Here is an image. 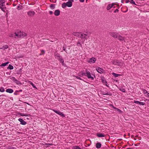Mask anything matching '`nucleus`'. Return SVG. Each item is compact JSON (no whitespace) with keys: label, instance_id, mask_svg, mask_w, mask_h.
Here are the masks:
<instances>
[{"label":"nucleus","instance_id":"1","mask_svg":"<svg viewBox=\"0 0 149 149\" xmlns=\"http://www.w3.org/2000/svg\"><path fill=\"white\" fill-rule=\"evenodd\" d=\"M5 3V1L4 0H0V8L3 11H4L3 8H4V6Z\"/></svg>","mask_w":149,"mask_h":149},{"label":"nucleus","instance_id":"2","mask_svg":"<svg viewBox=\"0 0 149 149\" xmlns=\"http://www.w3.org/2000/svg\"><path fill=\"white\" fill-rule=\"evenodd\" d=\"M85 75L86 76L88 79H90L92 80L94 79L93 77L91 76L90 72L89 71H86Z\"/></svg>","mask_w":149,"mask_h":149},{"label":"nucleus","instance_id":"3","mask_svg":"<svg viewBox=\"0 0 149 149\" xmlns=\"http://www.w3.org/2000/svg\"><path fill=\"white\" fill-rule=\"evenodd\" d=\"M74 1L72 0H68V1L66 3V6H68L69 7H71L72 6V2Z\"/></svg>","mask_w":149,"mask_h":149},{"label":"nucleus","instance_id":"4","mask_svg":"<svg viewBox=\"0 0 149 149\" xmlns=\"http://www.w3.org/2000/svg\"><path fill=\"white\" fill-rule=\"evenodd\" d=\"M96 61V59L94 57H92L91 58H90L88 61L87 62L91 63H94Z\"/></svg>","mask_w":149,"mask_h":149},{"label":"nucleus","instance_id":"5","mask_svg":"<svg viewBox=\"0 0 149 149\" xmlns=\"http://www.w3.org/2000/svg\"><path fill=\"white\" fill-rule=\"evenodd\" d=\"M18 33L19 35V37H24L26 36L27 35L26 33H25L19 31H18Z\"/></svg>","mask_w":149,"mask_h":149},{"label":"nucleus","instance_id":"6","mask_svg":"<svg viewBox=\"0 0 149 149\" xmlns=\"http://www.w3.org/2000/svg\"><path fill=\"white\" fill-rule=\"evenodd\" d=\"M124 65L125 64L123 61H118L117 65V66H119L121 68H123V67L124 66Z\"/></svg>","mask_w":149,"mask_h":149},{"label":"nucleus","instance_id":"7","mask_svg":"<svg viewBox=\"0 0 149 149\" xmlns=\"http://www.w3.org/2000/svg\"><path fill=\"white\" fill-rule=\"evenodd\" d=\"M110 35L114 38H117L118 34L116 32H111L110 33Z\"/></svg>","mask_w":149,"mask_h":149},{"label":"nucleus","instance_id":"8","mask_svg":"<svg viewBox=\"0 0 149 149\" xmlns=\"http://www.w3.org/2000/svg\"><path fill=\"white\" fill-rule=\"evenodd\" d=\"M18 114L22 116L27 117L30 116H31L30 114H29L26 113H18Z\"/></svg>","mask_w":149,"mask_h":149},{"label":"nucleus","instance_id":"9","mask_svg":"<svg viewBox=\"0 0 149 149\" xmlns=\"http://www.w3.org/2000/svg\"><path fill=\"white\" fill-rule=\"evenodd\" d=\"M18 120L20 122V124L22 125H25L26 123L22 118H19Z\"/></svg>","mask_w":149,"mask_h":149},{"label":"nucleus","instance_id":"10","mask_svg":"<svg viewBox=\"0 0 149 149\" xmlns=\"http://www.w3.org/2000/svg\"><path fill=\"white\" fill-rule=\"evenodd\" d=\"M134 103H135L136 104H139V105H144L145 104V103L143 102H140L139 101H136V100H134Z\"/></svg>","mask_w":149,"mask_h":149},{"label":"nucleus","instance_id":"11","mask_svg":"<svg viewBox=\"0 0 149 149\" xmlns=\"http://www.w3.org/2000/svg\"><path fill=\"white\" fill-rule=\"evenodd\" d=\"M117 38L120 41H123L125 40V38L124 37L119 34L118 35Z\"/></svg>","mask_w":149,"mask_h":149},{"label":"nucleus","instance_id":"12","mask_svg":"<svg viewBox=\"0 0 149 149\" xmlns=\"http://www.w3.org/2000/svg\"><path fill=\"white\" fill-rule=\"evenodd\" d=\"M72 34L75 36L80 37L81 35V33L78 32H74Z\"/></svg>","mask_w":149,"mask_h":149},{"label":"nucleus","instance_id":"13","mask_svg":"<svg viewBox=\"0 0 149 149\" xmlns=\"http://www.w3.org/2000/svg\"><path fill=\"white\" fill-rule=\"evenodd\" d=\"M115 4V3H113L111 4H109L107 7V10H109Z\"/></svg>","mask_w":149,"mask_h":149},{"label":"nucleus","instance_id":"14","mask_svg":"<svg viewBox=\"0 0 149 149\" xmlns=\"http://www.w3.org/2000/svg\"><path fill=\"white\" fill-rule=\"evenodd\" d=\"M96 70L97 72L100 73H102L104 71L100 67H99L96 68Z\"/></svg>","mask_w":149,"mask_h":149},{"label":"nucleus","instance_id":"15","mask_svg":"<svg viewBox=\"0 0 149 149\" xmlns=\"http://www.w3.org/2000/svg\"><path fill=\"white\" fill-rule=\"evenodd\" d=\"M60 11L58 10H56L54 12V15L56 16H58L60 15Z\"/></svg>","mask_w":149,"mask_h":149},{"label":"nucleus","instance_id":"16","mask_svg":"<svg viewBox=\"0 0 149 149\" xmlns=\"http://www.w3.org/2000/svg\"><path fill=\"white\" fill-rule=\"evenodd\" d=\"M58 60L60 62L62 63V65H64V60L62 58V57H60L59 58H58Z\"/></svg>","mask_w":149,"mask_h":149},{"label":"nucleus","instance_id":"17","mask_svg":"<svg viewBox=\"0 0 149 149\" xmlns=\"http://www.w3.org/2000/svg\"><path fill=\"white\" fill-rule=\"evenodd\" d=\"M129 2H130L132 4H133L134 5H136L135 2L133 0H128L126 1V3H127Z\"/></svg>","mask_w":149,"mask_h":149},{"label":"nucleus","instance_id":"18","mask_svg":"<svg viewBox=\"0 0 149 149\" xmlns=\"http://www.w3.org/2000/svg\"><path fill=\"white\" fill-rule=\"evenodd\" d=\"M8 36L10 37V38H15V36L14 35V32H11V33H10L8 34Z\"/></svg>","mask_w":149,"mask_h":149},{"label":"nucleus","instance_id":"19","mask_svg":"<svg viewBox=\"0 0 149 149\" xmlns=\"http://www.w3.org/2000/svg\"><path fill=\"white\" fill-rule=\"evenodd\" d=\"M112 74L115 77H118L119 76H121L122 75L120 74H117L114 72L112 73Z\"/></svg>","mask_w":149,"mask_h":149},{"label":"nucleus","instance_id":"20","mask_svg":"<svg viewBox=\"0 0 149 149\" xmlns=\"http://www.w3.org/2000/svg\"><path fill=\"white\" fill-rule=\"evenodd\" d=\"M28 14L30 16H32L34 15L35 13L34 11H29L28 12Z\"/></svg>","mask_w":149,"mask_h":149},{"label":"nucleus","instance_id":"21","mask_svg":"<svg viewBox=\"0 0 149 149\" xmlns=\"http://www.w3.org/2000/svg\"><path fill=\"white\" fill-rule=\"evenodd\" d=\"M97 136L99 137H104L105 136V135L102 133H97Z\"/></svg>","mask_w":149,"mask_h":149},{"label":"nucleus","instance_id":"22","mask_svg":"<svg viewBox=\"0 0 149 149\" xmlns=\"http://www.w3.org/2000/svg\"><path fill=\"white\" fill-rule=\"evenodd\" d=\"M6 91L8 93H13V91L12 89H8L6 90Z\"/></svg>","mask_w":149,"mask_h":149},{"label":"nucleus","instance_id":"23","mask_svg":"<svg viewBox=\"0 0 149 149\" xmlns=\"http://www.w3.org/2000/svg\"><path fill=\"white\" fill-rule=\"evenodd\" d=\"M118 61L117 60H113L112 61V63L113 64L117 65Z\"/></svg>","mask_w":149,"mask_h":149},{"label":"nucleus","instance_id":"24","mask_svg":"<svg viewBox=\"0 0 149 149\" xmlns=\"http://www.w3.org/2000/svg\"><path fill=\"white\" fill-rule=\"evenodd\" d=\"M101 80H102V83L104 84H105L106 85V86H108L107 85V82L105 81V80L104 79V78H102L101 79Z\"/></svg>","mask_w":149,"mask_h":149},{"label":"nucleus","instance_id":"25","mask_svg":"<svg viewBox=\"0 0 149 149\" xmlns=\"http://www.w3.org/2000/svg\"><path fill=\"white\" fill-rule=\"evenodd\" d=\"M9 63V62H8L4 63H3L0 66L1 67H4L6 66L7 64H8Z\"/></svg>","mask_w":149,"mask_h":149},{"label":"nucleus","instance_id":"26","mask_svg":"<svg viewBox=\"0 0 149 149\" xmlns=\"http://www.w3.org/2000/svg\"><path fill=\"white\" fill-rule=\"evenodd\" d=\"M101 145L100 143H98L96 144V147L97 148H100L101 147Z\"/></svg>","mask_w":149,"mask_h":149},{"label":"nucleus","instance_id":"27","mask_svg":"<svg viewBox=\"0 0 149 149\" xmlns=\"http://www.w3.org/2000/svg\"><path fill=\"white\" fill-rule=\"evenodd\" d=\"M8 69L10 70H13V67L10 64L9 65Z\"/></svg>","mask_w":149,"mask_h":149},{"label":"nucleus","instance_id":"28","mask_svg":"<svg viewBox=\"0 0 149 149\" xmlns=\"http://www.w3.org/2000/svg\"><path fill=\"white\" fill-rule=\"evenodd\" d=\"M53 111L55 113L59 114V115H60V114H61V112L60 111H56L55 110H53Z\"/></svg>","mask_w":149,"mask_h":149},{"label":"nucleus","instance_id":"29","mask_svg":"<svg viewBox=\"0 0 149 149\" xmlns=\"http://www.w3.org/2000/svg\"><path fill=\"white\" fill-rule=\"evenodd\" d=\"M115 109H116L118 112L120 113H122V111L120 109L116 108H115Z\"/></svg>","mask_w":149,"mask_h":149},{"label":"nucleus","instance_id":"30","mask_svg":"<svg viewBox=\"0 0 149 149\" xmlns=\"http://www.w3.org/2000/svg\"><path fill=\"white\" fill-rule=\"evenodd\" d=\"M19 34L18 33V32L17 33H16V32L14 33V35L15 36V38H16V37H19Z\"/></svg>","mask_w":149,"mask_h":149},{"label":"nucleus","instance_id":"31","mask_svg":"<svg viewBox=\"0 0 149 149\" xmlns=\"http://www.w3.org/2000/svg\"><path fill=\"white\" fill-rule=\"evenodd\" d=\"M55 56L58 59V58H59L60 57H61V56H60L59 54H55Z\"/></svg>","mask_w":149,"mask_h":149},{"label":"nucleus","instance_id":"32","mask_svg":"<svg viewBox=\"0 0 149 149\" xmlns=\"http://www.w3.org/2000/svg\"><path fill=\"white\" fill-rule=\"evenodd\" d=\"M11 79L14 82L17 81V82H18V81L14 77H12Z\"/></svg>","mask_w":149,"mask_h":149},{"label":"nucleus","instance_id":"33","mask_svg":"<svg viewBox=\"0 0 149 149\" xmlns=\"http://www.w3.org/2000/svg\"><path fill=\"white\" fill-rule=\"evenodd\" d=\"M50 7L52 9H53L55 8V5L54 4H51L50 6Z\"/></svg>","mask_w":149,"mask_h":149},{"label":"nucleus","instance_id":"34","mask_svg":"<svg viewBox=\"0 0 149 149\" xmlns=\"http://www.w3.org/2000/svg\"><path fill=\"white\" fill-rule=\"evenodd\" d=\"M0 91L3 92L4 91V89L3 87H1L0 88Z\"/></svg>","mask_w":149,"mask_h":149},{"label":"nucleus","instance_id":"35","mask_svg":"<svg viewBox=\"0 0 149 149\" xmlns=\"http://www.w3.org/2000/svg\"><path fill=\"white\" fill-rule=\"evenodd\" d=\"M85 37V35L84 33H81V35L80 36V37H81L82 38H84Z\"/></svg>","mask_w":149,"mask_h":149},{"label":"nucleus","instance_id":"36","mask_svg":"<svg viewBox=\"0 0 149 149\" xmlns=\"http://www.w3.org/2000/svg\"><path fill=\"white\" fill-rule=\"evenodd\" d=\"M74 149H81V148L77 146H75L74 147Z\"/></svg>","mask_w":149,"mask_h":149},{"label":"nucleus","instance_id":"37","mask_svg":"<svg viewBox=\"0 0 149 149\" xmlns=\"http://www.w3.org/2000/svg\"><path fill=\"white\" fill-rule=\"evenodd\" d=\"M143 93L144 94H146V93L148 92L145 89L142 90Z\"/></svg>","mask_w":149,"mask_h":149},{"label":"nucleus","instance_id":"38","mask_svg":"<svg viewBox=\"0 0 149 149\" xmlns=\"http://www.w3.org/2000/svg\"><path fill=\"white\" fill-rule=\"evenodd\" d=\"M22 68H20L18 71V74H20L22 72Z\"/></svg>","mask_w":149,"mask_h":149},{"label":"nucleus","instance_id":"39","mask_svg":"<svg viewBox=\"0 0 149 149\" xmlns=\"http://www.w3.org/2000/svg\"><path fill=\"white\" fill-rule=\"evenodd\" d=\"M30 84L31 85L33 86V87L34 88H36V87L33 84V83L32 82H30Z\"/></svg>","mask_w":149,"mask_h":149},{"label":"nucleus","instance_id":"40","mask_svg":"<svg viewBox=\"0 0 149 149\" xmlns=\"http://www.w3.org/2000/svg\"><path fill=\"white\" fill-rule=\"evenodd\" d=\"M74 77H75L77 79H80V80H81V79L78 76H74Z\"/></svg>","mask_w":149,"mask_h":149},{"label":"nucleus","instance_id":"41","mask_svg":"<svg viewBox=\"0 0 149 149\" xmlns=\"http://www.w3.org/2000/svg\"><path fill=\"white\" fill-rule=\"evenodd\" d=\"M62 7L63 8H64L65 7V3H64L62 4Z\"/></svg>","mask_w":149,"mask_h":149},{"label":"nucleus","instance_id":"42","mask_svg":"<svg viewBox=\"0 0 149 149\" xmlns=\"http://www.w3.org/2000/svg\"><path fill=\"white\" fill-rule=\"evenodd\" d=\"M120 91H122L123 92H125V89H123V88L120 89Z\"/></svg>","mask_w":149,"mask_h":149},{"label":"nucleus","instance_id":"43","mask_svg":"<svg viewBox=\"0 0 149 149\" xmlns=\"http://www.w3.org/2000/svg\"><path fill=\"white\" fill-rule=\"evenodd\" d=\"M60 115L62 117H64V114L62 112L61 113V114H60Z\"/></svg>","mask_w":149,"mask_h":149},{"label":"nucleus","instance_id":"44","mask_svg":"<svg viewBox=\"0 0 149 149\" xmlns=\"http://www.w3.org/2000/svg\"><path fill=\"white\" fill-rule=\"evenodd\" d=\"M41 53H42V54H44L45 53V51L44 50H42L41 51Z\"/></svg>","mask_w":149,"mask_h":149},{"label":"nucleus","instance_id":"45","mask_svg":"<svg viewBox=\"0 0 149 149\" xmlns=\"http://www.w3.org/2000/svg\"><path fill=\"white\" fill-rule=\"evenodd\" d=\"M118 9H116L114 11V13L118 12Z\"/></svg>","mask_w":149,"mask_h":149},{"label":"nucleus","instance_id":"46","mask_svg":"<svg viewBox=\"0 0 149 149\" xmlns=\"http://www.w3.org/2000/svg\"><path fill=\"white\" fill-rule=\"evenodd\" d=\"M110 105L114 109H115V108H116L113 105Z\"/></svg>","mask_w":149,"mask_h":149},{"label":"nucleus","instance_id":"47","mask_svg":"<svg viewBox=\"0 0 149 149\" xmlns=\"http://www.w3.org/2000/svg\"><path fill=\"white\" fill-rule=\"evenodd\" d=\"M16 83H17V84H20L19 81H18V82H17V81H15V82Z\"/></svg>","mask_w":149,"mask_h":149},{"label":"nucleus","instance_id":"48","mask_svg":"<svg viewBox=\"0 0 149 149\" xmlns=\"http://www.w3.org/2000/svg\"><path fill=\"white\" fill-rule=\"evenodd\" d=\"M148 93V92L147 93H146V94H145V96L147 97V96H148V93Z\"/></svg>","mask_w":149,"mask_h":149},{"label":"nucleus","instance_id":"49","mask_svg":"<svg viewBox=\"0 0 149 149\" xmlns=\"http://www.w3.org/2000/svg\"><path fill=\"white\" fill-rule=\"evenodd\" d=\"M148 93V92L147 93H146V94H145V96L147 97V96H148V93Z\"/></svg>","mask_w":149,"mask_h":149},{"label":"nucleus","instance_id":"50","mask_svg":"<svg viewBox=\"0 0 149 149\" xmlns=\"http://www.w3.org/2000/svg\"><path fill=\"white\" fill-rule=\"evenodd\" d=\"M79 1L81 2H83L84 1V0H79Z\"/></svg>","mask_w":149,"mask_h":149},{"label":"nucleus","instance_id":"51","mask_svg":"<svg viewBox=\"0 0 149 149\" xmlns=\"http://www.w3.org/2000/svg\"><path fill=\"white\" fill-rule=\"evenodd\" d=\"M9 149H16L12 147L11 148H9Z\"/></svg>","mask_w":149,"mask_h":149},{"label":"nucleus","instance_id":"52","mask_svg":"<svg viewBox=\"0 0 149 149\" xmlns=\"http://www.w3.org/2000/svg\"><path fill=\"white\" fill-rule=\"evenodd\" d=\"M49 13L51 14H52L53 13V12L52 11H50Z\"/></svg>","mask_w":149,"mask_h":149},{"label":"nucleus","instance_id":"53","mask_svg":"<svg viewBox=\"0 0 149 149\" xmlns=\"http://www.w3.org/2000/svg\"><path fill=\"white\" fill-rule=\"evenodd\" d=\"M20 7L19 6H18L17 7V9L18 10H20Z\"/></svg>","mask_w":149,"mask_h":149},{"label":"nucleus","instance_id":"54","mask_svg":"<svg viewBox=\"0 0 149 149\" xmlns=\"http://www.w3.org/2000/svg\"><path fill=\"white\" fill-rule=\"evenodd\" d=\"M147 97H149V93H148V96H147Z\"/></svg>","mask_w":149,"mask_h":149},{"label":"nucleus","instance_id":"55","mask_svg":"<svg viewBox=\"0 0 149 149\" xmlns=\"http://www.w3.org/2000/svg\"><path fill=\"white\" fill-rule=\"evenodd\" d=\"M8 48V46H6V47L5 48L6 49H7Z\"/></svg>","mask_w":149,"mask_h":149},{"label":"nucleus","instance_id":"56","mask_svg":"<svg viewBox=\"0 0 149 149\" xmlns=\"http://www.w3.org/2000/svg\"><path fill=\"white\" fill-rule=\"evenodd\" d=\"M77 45H81V44L79 43H77Z\"/></svg>","mask_w":149,"mask_h":149},{"label":"nucleus","instance_id":"57","mask_svg":"<svg viewBox=\"0 0 149 149\" xmlns=\"http://www.w3.org/2000/svg\"><path fill=\"white\" fill-rule=\"evenodd\" d=\"M84 34L85 35V36H87V34Z\"/></svg>","mask_w":149,"mask_h":149},{"label":"nucleus","instance_id":"58","mask_svg":"<svg viewBox=\"0 0 149 149\" xmlns=\"http://www.w3.org/2000/svg\"><path fill=\"white\" fill-rule=\"evenodd\" d=\"M127 149H132V148H128Z\"/></svg>","mask_w":149,"mask_h":149},{"label":"nucleus","instance_id":"59","mask_svg":"<svg viewBox=\"0 0 149 149\" xmlns=\"http://www.w3.org/2000/svg\"><path fill=\"white\" fill-rule=\"evenodd\" d=\"M123 1H121V2H122V3H123Z\"/></svg>","mask_w":149,"mask_h":149},{"label":"nucleus","instance_id":"60","mask_svg":"<svg viewBox=\"0 0 149 149\" xmlns=\"http://www.w3.org/2000/svg\"><path fill=\"white\" fill-rule=\"evenodd\" d=\"M27 104H28V105H29V104L28 103H27Z\"/></svg>","mask_w":149,"mask_h":149},{"label":"nucleus","instance_id":"61","mask_svg":"<svg viewBox=\"0 0 149 149\" xmlns=\"http://www.w3.org/2000/svg\"><path fill=\"white\" fill-rule=\"evenodd\" d=\"M27 119H28V120H29V118H27Z\"/></svg>","mask_w":149,"mask_h":149},{"label":"nucleus","instance_id":"62","mask_svg":"<svg viewBox=\"0 0 149 149\" xmlns=\"http://www.w3.org/2000/svg\"><path fill=\"white\" fill-rule=\"evenodd\" d=\"M148 100V101H149V100Z\"/></svg>","mask_w":149,"mask_h":149}]
</instances>
